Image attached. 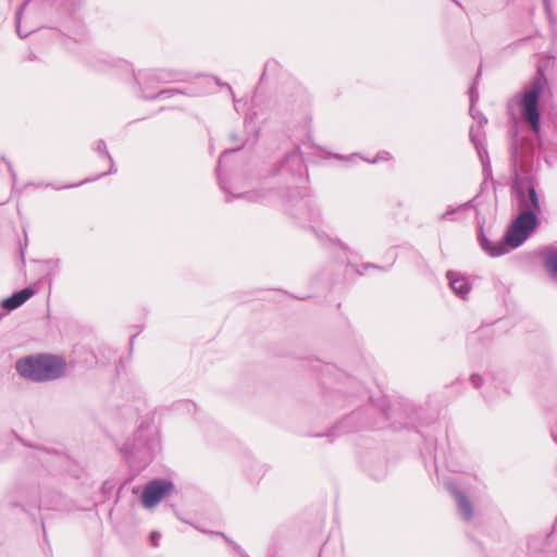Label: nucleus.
Masks as SVG:
<instances>
[{
    "label": "nucleus",
    "instance_id": "obj_1",
    "mask_svg": "<svg viewBox=\"0 0 557 557\" xmlns=\"http://www.w3.org/2000/svg\"><path fill=\"white\" fill-rule=\"evenodd\" d=\"M511 189L518 214L509 224L505 238L509 248L516 249L540 226L541 202L535 181L529 174L517 173Z\"/></svg>",
    "mask_w": 557,
    "mask_h": 557
},
{
    "label": "nucleus",
    "instance_id": "obj_2",
    "mask_svg": "<svg viewBox=\"0 0 557 557\" xmlns=\"http://www.w3.org/2000/svg\"><path fill=\"white\" fill-rule=\"evenodd\" d=\"M547 87V79L541 66L537 74L525 85L518 99L519 112L522 121L529 125L534 134L541 132V113L539 109L540 97Z\"/></svg>",
    "mask_w": 557,
    "mask_h": 557
},
{
    "label": "nucleus",
    "instance_id": "obj_3",
    "mask_svg": "<svg viewBox=\"0 0 557 557\" xmlns=\"http://www.w3.org/2000/svg\"><path fill=\"white\" fill-rule=\"evenodd\" d=\"M134 81L138 86L141 87L143 96L147 99H166L177 94H184L180 89H162L156 94L149 92L150 89H154L160 84H168L174 82H184L187 79V74L182 71L172 69H149L133 72Z\"/></svg>",
    "mask_w": 557,
    "mask_h": 557
},
{
    "label": "nucleus",
    "instance_id": "obj_4",
    "mask_svg": "<svg viewBox=\"0 0 557 557\" xmlns=\"http://www.w3.org/2000/svg\"><path fill=\"white\" fill-rule=\"evenodd\" d=\"M17 373L34 382L59 379L65 371V362L55 356H30L16 361Z\"/></svg>",
    "mask_w": 557,
    "mask_h": 557
},
{
    "label": "nucleus",
    "instance_id": "obj_5",
    "mask_svg": "<svg viewBox=\"0 0 557 557\" xmlns=\"http://www.w3.org/2000/svg\"><path fill=\"white\" fill-rule=\"evenodd\" d=\"M159 445L158 430L150 423H141L133 437L125 444L129 454L140 453L145 458L150 456Z\"/></svg>",
    "mask_w": 557,
    "mask_h": 557
},
{
    "label": "nucleus",
    "instance_id": "obj_6",
    "mask_svg": "<svg viewBox=\"0 0 557 557\" xmlns=\"http://www.w3.org/2000/svg\"><path fill=\"white\" fill-rule=\"evenodd\" d=\"M174 488L172 482L166 480H153L149 482L141 494V503L145 508H153Z\"/></svg>",
    "mask_w": 557,
    "mask_h": 557
},
{
    "label": "nucleus",
    "instance_id": "obj_7",
    "mask_svg": "<svg viewBox=\"0 0 557 557\" xmlns=\"http://www.w3.org/2000/svg\"><path fill=\"white\" fill-rule=\"evenodd\" d=\"M446 278L454 294L461 299H467L471 292V284L466 275L456 271H447Z\"/></svg>",
    "mask_w": 557,
    "mask_h": 557
},
{
    "label": "nucleus",
    "instance_id": "obj_8",
    "mask_svg": "<svg viewBox=\"0 0 557 557\" xmlns=\"http://www.w3.org/2000/svg\"><path fill=\"white\" fill-rule=\"evenodd\" d=\"M447 488L454 496L462 519L470 521L474 516L473 506L470 500L454 483H447Z\"/></svg>",
    "mask_w": 557,
    "mask_h": 557
},
{
    "label": "nucleus",
    "instance_id": "obj_9",
    "mask_svg": "<svg viewBox=\"0 0 557 557\" xmlns=\"http://www.w3.org/2000/svg\"><path fill=\"white\" fill-rule=\"evenodd\" d=\"M479 243L481 248L491 257H500L509 252V245L506 243V238L498 242H491L484 234L483 230L479 234Z\"/></svg>",
    "mask_w": 557,
    "mask_h": 557
},
{
    "label": "nucleus",
    "instance_id": "obj_10",
    "mask_svg": "<svg viewBox=\"0 0 557 557\" xmlns=\"http://www.w3.org/2000/svg\"><path fill=\"white\" fill-rule=\"evenodd\" d=\"M473 206V200H469L465 203H461L456 207H448L445 212H443L440 216V221H461L465 219L467 211Z\"/></svg>",
    "mask_w": 557,
    "mask_h": 557
},
{
    "label": "nucleus",
    "instance_id": "obj_11",
    "mask_svg": "<svg viewBox=\"0 0 557 557\" xmlns=\"http://www.w3.org/2000/svg\"><path fill=\"white\" fill-rule=\"evenodd\" d=\"M543 265L549 277L557 283V248L547 247L542 251Z\"/></svg>",
    "mask_w": 557,
    "mask_h": 557
},
{
    "label": "nucleus",
    "instance_id": "obj_12",
    "mask_svg": "<svg viewBox=\"0 0 557 557\" xmlns=\"http://www.w3.org/2000/svg\"><path fill=\"white\" fill-rule=\"evenodd\" d=\"M33 295H34V289H32L29 287L23 288L16 293H14L12 296L5 298L2 301V307L7 310H14V309L21 307Z\"/></svg>",
    "mask_w": 557,
    "mask_h": 557
},
{
    "label": "nucleus",
    "instance_id": "obj_13",
    "mask_svg": "<svg viewBox=\"0 0 557 557\" xmlns=\"http://www.w3.org/2000/svg\"><path fill=\"white\" fill-rule=\"evenodd\" d=\"M481 75V71H479L476 73V76H475V79H474V83L472 85V87L469 89V96H470V115L476 120L479 122V125L480 126H483L484 124L487 123V119L478 110H475L474 108V103L478 101L479 99V94L475 89V84L478 82V78L480 77Z\"/></svg>",
    "mask_w": 557,
    "mask_h": 557
},
{
    "label": "nucleus",
    "instance_id": "obj_14",
    "mask_svg": "<svg viewBox=\"0 0 557 557\" xmlns=\"http://www.w3.org/2000/svg\"><path fill=\"white\" fill-rule=\"evenodd\" d=\"M482 127L483 126H479L478 128L471 127L469 132L470 139L475 146L481 160H483V154H487V151L482 144Z\"/></svg>",
    "mask_w": 557,
    "mask_h": 557
},
{
    "label": "nucleus",
    "instance_id": "obj_15",
    "mask_svg": "<svg viewBox=\"0 0 557 557\" xmlns=\"http://www.w3.org/2000/svg\"><path fill=\"white\" fill-rule=\"evenodd\" d=\"M196 529H198L200 532L205 533V534H209L211 536H221L222 539H224L230 545L231 547L237 553L239 554L242 557H249L243 549L242 547L236 544L234 541H232L230 537H227L224 533L222 532H214V531H208V530H205V529H201L199 527H196Z\"/></svg>",
    "mask_w": 557,
    "mask_h": 557
},
{
    "label": "nucleus",
    "instance_id": "obj_16",
    "mask_svg": "<svg viewBox=\"0 0 557 557\" xmlns=\"http://www.w3.org/2000/svg\"><path fill=\"white\" fill-rule=\"evenodd\" d=\"M97 151H98L100 154H102V156H104L106 158H108V159H109V161H110V170H109L108 172H104V173H102V174L98 175V176H97V178H99V177H101V176H104V175H107V174H113V173H115V172H116V169H115V165H114V161H113L112 156L109 153V151H108V149H107V145H106V141H104V140H102V139L98 140V143H97Z\"/></svg>",
    "mask_w": 557,
    "mask_h": 557
},
{
    "label": "nucleus",
    "instance_id": "obj_17",
    "mask_svg": "<svg viewBox=\"0 0 557 557\" xmlns=\"http://www.w3.org/2000/svg\"><path fill=\"white\" fill-rule=\"evenodd\" d=\"M545 10L550 24L557 23V0H544Z\"/></svg>",
    "mask_w": 557,
    "mask_h": 557
},
{
    "label": "nucleus",
    "instance_id": "obj_18",
    "mask_svg": "<svg viewBox=\"0 0 557 557\" xmlns=\"http://www.w3.org/2000/svg\"><path fill=\"white\" fill-rule=\"evenodd\" d=\"M239 148H236V149H232V150H228V151H224V153L222 154V157L220 158L219 160V164H218V169H216V173H218V180H219V184L221 186L222 189H224L225 191H227V188L225 186V183H224V180L222 177V173H221V166H222V162L224 161V159L226 158V156L231 152H234L236 150H238Z\"/></svg>",
    "mask_w": 557,
    "mask_h": 557
},
{
    "label": "nucleus",
    "instance_id": "obj_19",
    "mask_svg": "<svg viewBox=\"0 0 557 557\" xmlns=\"http://www.w3.org/2000/svg\"><path fill=\"white\" fill-rule=\"evenodd\" d=\"M289 161L295 162L297 166L301 165L302 160H301L299 148H296L294 151L288 153L281 165L284 166L285 163H288Z\"/></svg>",
    "mask_w": 557,
    "mask_h": 557
},
{
    "label": "nucleus",
    "instance_id": "obj_20",
    "mask_svg": "<svg viewBox=\"0 0 557 557\" xmlns=\"http://www.w3.org/2000/svg\"><path fill=\"white\" fill-rule=\"evenodd\" d=\"M389 159H391V153L387 152V151L379 152L376 154V157L374 159H372V160L363 158L364 161L370 162V163H377V162H381V161H387Z\"/></svg>",
    "mask_w": 557,
    "mask_h": 557
},
{
    "label": "nucleus",
    "instance_id": "obj_21",
    "mask_svg": "<svg viewBox=\"0 0 557 557\" xmlns=\"http://www.w3.org/2000/svg\"><path fill=\"white\" fill-rule=\"evenodd\" d=\"M470 381L475 388L481 387L483 384V379L479 374H472Z\"/></svg>",
    "mask_w": 557,
    "mask_h": 557
},
{
    "label": "nucleus",
    "instance_id": "obj_22",
    "mask_svg": "<svg viewBox=\"0 0 557 557\" xmlns=\"http://www.w3.org/2000/svg\"><path fill=\"white\" fill-rule=\"evenodd\" d=\"M160 537H161V534L158 531L151 532V534H150V543H151V545L153 547H158L159 546Z\"/></svg>",
    "mask_w": 557,
    "mask_h": 557
},
{
    "label": "nucleus",
    "instance_id": "obj_23",
    "mask_svg": "<svg viewBox=\"0 0 557 557\" xmlns=\"http://www.w3.org/2000/svg\"><path fill=\"white\" fill-rule=\"evenodd\" d=\"M25 5H26V3H24V4L22 5V8L20 9V11H18V12H17V14H16V21H17V26H16V27H17V34H18V36H20V37H26V35H22V33H21V30H20V21H21V15H22V12H23V10H24Z\"/></svg>",
    "mask_w": 557,
    "mask_h": 557
},
{
    "label": "nucleus",
    "instance_id": "obj_24",
    "mask_svg": "<svg viewBox=\"0 0 557 557\" xmlns=\"http://www.w3.org/2000/svg\"><path fill=\"white\" fill-rule=\"evenodd\" d=\"M95 178H92L91 181H94ZM90 180H85L81 183H77V184H72V185H66V186H63V188H73V187H78L81 185H83L84 183H87L89 182ZM55 189H62V187H55Z\"/></svg>",
    "mask_w": 557,
    "mask_h": 557
},
{
    "label": "nucleus",
    "instance_id": "obj_25",
    "mask_svg": "<svg viewBox=\"0 0 557 557\" xmlns=\"http://www.w3.org/2000/svg\"><path fill=\"white\" fill-rule=\"evenodd\" d=\"M356 157H358V154H357V153H352V154H350L348 158H344L343 156H339V154H336V156H335V158H336V159H338V160H348V161L352 160V159H354V158H356Z\"/></svg>",
    "mask_w": 557,
    "mask_h": 557
},
{
    "label": "nucleus",
    "instance_id": "obj_26",
    "mask_svg": "<svg viewBox=\"0 0 557 557\" xmlns=\"http://www.w3.org/2000/svg\"><path fill=\"white\" fill-rule=\"evenodd\" d=\"M484 397L487 401H492L495 397H494V394L493 393H490V392H485L484 393Z\"/></svg>",
    "mask_w": 557,
    "mask_h": 557
},
{
    "label": "nucleus",
    "instance_id": "obj_27",
    "mask_svg": "<svg viewBox=\"0 0 557 557\" xmlns=\"http://www.w3.org/2000/svg\"><path fill=\"white\" fill-rule=\"evenodd\" d=\"M181 406L185 407V408H189L191 406V404L188 401H183V403H181Z\"/></svg>",
    "mask_w": 557,
    "mask_h": 557
},
{
    "label": "nucleus",
    "instance_id": "obj_28",
    "mask_svg": "<svg viewBox=\"0 0 557 557\" xmlns=\"http://www.w3.org/2000/svg\"><path fill=\"white\" fill-rule=\"evenodd\" d=\"M364 269H368V268H377L376 265L374 264H371V263H367L363 265Z\"/></svg>",
    "mask_w": 557,
    "mask_h": 557
},
{
    "label": "nucleus",
    "instance_id": "obj_29",
    "mask_svg": "<svg viewBox=\"0 0 557 557\" xmlns=\"http://www.w3.org/2000/svg\"><path fill=\"white\" fill-rule=\"evenodd\" d=\"M239 104H240V101H239V100H238V101H235L234 106H235L236 111H238V110H239Z\"/></svg>",
    "mask_w": 557,
    "mask_h": 557
},
{
    "label": "nucleus",
    "instance_id": "obj_30",
    "mask_svg": "<svg viewBox=\"0 0 557 557\" xmlns=\"http://www.w3.org/2000/svg\"><path fill=\"white\" fill-rule=\"evenodd\" d=\"M502 391H503L504 393H509V388H508L507 386H503V387H502Z\"/></svg>",
    "mask_w": 557,
    "mask_h": 557
},
{
    "label": "nucleus",
    "instance_id": "obj_31",
    "mask_svg": "<svg viewBox=\"0 0 557 557\" xmlns=\"http://www.w3.org/2000/svg\"><path fill=\"white\" fill-rule=\"evenodd\" d=\"M493 387H494L496 391H498V389H499L498 383H497V382H495V383H494V385H493Z\"/></svg>",
    "mask_w": 557,
    "mask_h": 557
},
{
    "label": "nucleus",
    "instance_id": "obj_32",
    "mask_svg": "<svg viewBox=\"0 0 557 557\" xmlns=\"http://www.w3.org/2000/svg\"><path fill=\"white\" fill-rule=\"evenodd\" d=\"M554 440L557 442V431L553 433Z\"/></svg>",
    "mask_w": 557,
    "mask_h": 557
},
{
    "label": "nucleus",
    "instance_id": "obj_33",
    "mask_svg": "<svg viewBox=\"0 0 557 557\" xmlns=\"http://www.w3.org/2000/svg\"><path fill=\"white\" fill-rule=\"evenodd\" d=\"M338 246H339L342 249H346V247H345L342 243H338Z\"/></svg>",
    "mask_w": 557,
    "mask_h": 557
},
{
    "label": "nucleus",
    "instance_id": "obj_34",
    "mask_svg": "<svg viewBox=\"0 0 557 557\" xmlns=\"http://www.w3.org/2000/svg\"><path fill=\"white\" fill-rule=\"evenodd\" d=\"M224 86H226L227 89L232 92V88H231V86L228 84H225Z\"/></svg>",
    "mask_w": 557,
    "mask_h": 557
},
{
    "label": "nucleus",
    "instance_id": "obj_35",
    "mask_svg": "<svg viewBox=\"0 0 557 557\" xmlns=\"http://www.w3.org/2000/svg\"><path fill=\"white\" fill-rule=\"evenodd\" d=\"M9 171L13 172L11 165H9ZM12 176L14 177V173H12Z\"/></svg>",
    "mask_w": 557,
    "mask_h": 557
}]
</instances>
